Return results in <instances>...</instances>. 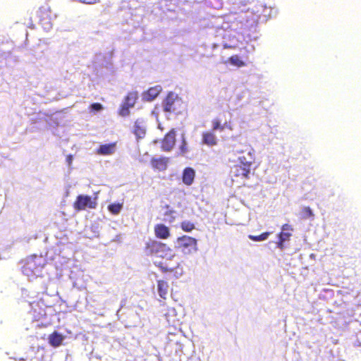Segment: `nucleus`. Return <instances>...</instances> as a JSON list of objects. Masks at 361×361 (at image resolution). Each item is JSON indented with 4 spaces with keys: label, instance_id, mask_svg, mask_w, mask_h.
Here are the masks:
<instances>
[{
    "label": "nucleus",
    "instance_id": "2f4dec72",
    "mask_svg": "<svg viewBox=\"0 0 361 361\" xmlns=\"http://www.w3.org/2000/svg\"><path fill=\"white\" fill-rule=\"evenodd\" d=\"M71 160H72V158H71V156H69V157H68V161H69V162H70V163L71 162Z\"/></svg>",
    "mask_w": 361,
    "mask_h": 361
},
{
    "label": "nucleus",
    "instance_id": "a211bd4d",
    "mask_svg": "<svg viewBox=\"0 0 361 361\" xmlns=\"http://www.w3.org/2000/svg\"><path fill=\"white\" fill-rule=\"evenodd\" d=\"M270 234V232H264L258 235H249L248 238L253 241H263L267 240Z\"/></svg>",
    "mask_w": 361,
    "mask_h": 361
},
{
    "label": "nucleus",
    "instance_id": "0eeeda50",
    "mask_svg": "<svg viewBox=\"0 0 361 361\" xmlns=\"http://www.w3.org/2000/svg\"><path fill=\"white\" fill-rule=\"evenodd\" d=\"M97 206V201L88 195H80L77 196L73 202V208L77 211L85 210L87 208L94 209Z\"/></svg>",
    "mask_w": 361,
    "mask_h": 361
},
{
    "label": "nucleus",
    "instance_id": "7c9ffc66",
    "mask_svg": "<svg viewBox=\"0 0 361 361\" xmlns=\"http://www.w3.org/2000/svg\"><path fill=\"white\" fill-rule=\"evenodd\" d=\"M155 234L158 236V224L154 226Z\"/></svg>",
    "mask_w": 361,
    "mask_h": 361
},
{
    "label": "nucleus",
    "instance_id": "5701e85b",
    "mask_svg": "<svg viewBox=\"0 0 361 361\" xmlns=\"http://www.w3.org/2000/svg\"><path fill=\"white\" fill-rule=\"evenodd\" d=\"M302 215L303 219H307L314 216L313 212L310 207H305L302 208Z\"/></svg>",
    "mask_w": 361,
    "mask_h": 361
},
{
    "label": "nucleus",
    "instance_id": "cd10ccee",
    "mask_svg": "<svg viewBox=\"0 0 361 361\" xmlns=\"http://www.w3.org/2000/svg\"><path fill=\"white\" fill-rule=\"evenodd\" d=\"M356 343L358 345L361 346V330L356 334Z\"/></svg>",
    "mask_w": 361,
    "mask_h": 361
},
{
    "label": "nucleus",
    "instance_id": "20e7f679",
    "mask_svg": "<svg viewBox=\"0 0 361 361\" xmlns=\"http://www.w3.org/2000/svg\"><path fill=\"white\" fill-rule=\"evenodd\" d=\"M163 108L166 112L180 114L184 109V103L177 94L170 92L163 101Z\"/></svg>",
    "mask_w": 361,
    "mask_h": 361
},
{
    "label": "nucleus",
    "instance_id": "bb28decb",
    "mask_svg": "<svg viewBox=\"0 0 361 361\" xmlns=\"http://www.w3.org/2000/svg\"><path fill=\"white\" fill-rule=\"evenodd\" d=\"M180 149L181 152H183V153H185L187 151L186 142H185L184 137H183V142H182V145H181Z\"/></svg>",
    "mask_w": 361,
    "mask_h": 361
},
{
    "label": "nucleus",
    "instance_id": "6ab92c4d",
    "mask_svg": "<svg viewBox=\"0 0 361 361\" xmlns=\"http://www.w3.org/2000/svg\"><path fill=\"white\" fill-rule=\"evenodd\" d=\"M122 207V204L114 203L108 206V209L111 214L116 215L121 212Z\"/></svg>",
    "mask_w": 361,
    "mask_h": 361
},
{
    "label": "nucleus",
    "instance_id": "c756f323",
    "mask_svg": "<svg viewBox=\"0 0 361 361\" xmlns=\"http://www.w3.org/2000/svg\"><path fill=\"white\" fill-rule=\"evenodd\" d=\"M152 165L154 168H157L158 167V161L155 159H153L152 160Z\"/></svg>",
    "mask_w": 361,
    "mask_h": 361
},
{
    "label": "nucleus",
    "instance_id": "6e6552de",
    "mask_svg": "<svg viewBox=\"0 0 361 361\" xmlns=\"http://www.w3.org/2000/svg\"><path fill=\"white\" fill-rule=\"evenodd\" d=\"M293 231V228L292 226L288 224H285L282 226L281 231L278 235L279 240L277 242V247L280 250H282L284 249V243L290 240Z\"/></svg>",
    "mask_w": 361,
    "mask_h": 361
},
{
    "label": "nucleus",
    "instance_id": "f257e3e1",
    "mask_svg": "<svg viewBox=\"0 0 361 361\" xmlns=\"http://www.w3.org/2000/svg\"><path fill=\"white\" fill-rule=\"evenodd\" d=\"M159 268L170 278H177L179 262L173 250L167 245L159 243Z\"/></svg>",
    "mask_w": 361,
    "mask_h": 361
},
{
    "label": "nucleus",
    "instance_id": "7ed1b4c3",
    "mask_svg": "<svg viewBox=\"0 0 361 361\" xmlns=\"http://www.w3.org/2000/svg\"><path fill=\"white\" fill-rule=\"evenodd\" d=\"M47 262V259L42 255H32L23 260L22 271L32 279L40 277Z\"/></svg>",
    "mask_w": 361,
    "mask_h": 361
},
{
    "label": "nucleus",
    "instance_id": "f8f14e48",
    "mask_svg": "<svg viewBox=\"0 0 361 361\" xmlns=\"http://www.w3.org/2000/svg\"><path fill=\"white\" fill-rule=\"evenodd\" d=\"M116 142L102 145L97 149V152L98 154L101 155H110L114 153L116 150Z\"/></svg>",
    "mask_w": 361,
    "mask_h": 361
},
{
    "label": "nucleus",
    "instance_id": "dca6fc26",
    "mask_svg": "<svg viewBox=\"0 0 361 361\" xmlns=\"http://www.w3.org/2000/svg\"><path fill=\"white\" fill-rule=\"evenodd\" d=\"M228 61L231 65L238 68L243 67L246 65V63L241 60L240 57L236 54L229 57Z\"/></svg>",
    "mask_w": 361,
    "mask_h": 361
},
{
    "label": "nucleus",
    "instance_id": "39448f33",
    "mask_svg": "<svg viewBox=\"0 0 361 361\" xmlns=\"http://www.w3.org/2000/svg\"><path fill=\"white\" fill-rule=\"evenodd\" d=\"M37 16L39 23L46 30H49L52 27L53 20L56 18V14L52 12L51 7L47 4L39 8Z\"/></svg>",
    "mask_w": 361,
    "mask_h": 361
},
{
    "label": "nucleus",
    "instance_id": "9b49d317",
    "mask_svg": "<svg viewBox=\"0 0 361 361\" xmlns=\"http://www.w3.org/2000/svg\"><path fill=\"white\" fill-rule=\"evenodd\" d=\"M202 143L212 147L217 145V137L213 132L205 131L202 133Z\"/></svg>",
    "mask_w": 361,
    "mask_h": 361
},
{
    "label": "nucleus",
    "instance_id": "a878e982",
    "mask_svg": "<svg viewBox=\"0 0 361 361\" xmlns=\"http://www.w3.org/2000/svg\"><path fill=\"white\" fill-rule=\"evenodd\" d=\"M166 161H167V160H166L165 159L159 158V170L165 169Z\"/></svg>",
    "mask_w": 361,
    "mask_h": 361
},
{
    "label": "nucleus",
    "instance_id": "ddd939ff",
    "mask_svg": "<svg viewBox=\"0 0 361 361\" xmlns=\"http://www.w3.org/2000/svg\"><path fill=\"white\" fill-rule=\"evenodd\" d=\"M63 340V335L58 333L57 331H54L49 336V343L53 347H59L61 345Z\"/></svg>",
    "mask_w": 361,
    "mask_h": 361
},
{
    "label": "nucleus",
    "instance_id": "f3484780",
    "mask_svg": "<svg viewBox=\"0 0 361 361\" xmlns=\"http://www.w3.org/2000/svg\"><path fill=\"white\" fill-rule=\"evenodd\" d=\"M133 132L137 138H142L145 135V129L137 122L135 123Z\"/></svg>",
    "mask_w": 361,
    "mask_h": 361
},
{
    "label": "nucleus",
    "instance_id": "423d86ee",
    "mask_svg": "<svg viewBox=\"0 0 361 361\" xmlns=\"http://www.w3.org/2000/svg\"><path fill=\"white\" fill-rule=\"evenodd\" d=\"M178 248L184 253H192L197 250V241L195 238L183 235L178 238Z\"/></svg>",
    "mask_w": 361,
    "mask_h": 361
},
{
    "label": "nucleus",
    "instance_id": "412c9836",
    "mask_svg": "<svg viewBox=\"0 0 361 361\" xmlns=\"http://www.w3.org/2000/svg\"><path fill=\"white\" fill-rule=\"evenodd\" d=\"M169 236V228L164 225L159 224V238H167Z\"/></svg>",
    "mask_w": 361,
    "mask_h": 361
},
{
    "label": "nucleus",
    "instance_id": "9d476101",
    "mask_svg": "<svg viewBox=\"0 0 361 361\" xmlns=\"http://www.w3.org/2000/svg\"><path fill=\"white\" fill-rule=\"evenodd\" d=\"M195 176V171L191 167L185 168L183 171L182 180L183 183L186 185H190L192 184Z\"/></svg>",
    "mask_w": 361,
    "mask_h": 361
},
{
    "label": "nucleus",
    "instance_id": "4468645a",
    "mask_svg": "<svg viewBox=\"0 0 361 361\" xmlns=\"http://www.w3.org/2000/svg\"><path fill=\"white\" fill-rule=\"evenodd\" d=\"M137 98H138L137 92H130L125 97V99H124V102L123 104L128 106V107L132 108L135 104Z\"/></svg>",
    "mask_w": 361,
    "mask_h": 361
},
{
    "label": "nucleus",
    "instance_id": "c85d7f7f",
    "mask_svg": "<svg viewBox=\"0 0 361 361\" xmlns=\"http://www.w3.org/2000/svg\"><path fill=\"white\" fill-rule=\"evenodd\" d=\"M164 285V283L163 281H159V295L161 297L163 296L162 295V288H163Z\"/></svg>",
    "mask_w": 361,
    "mask_h": 361
},
{
    "label": "nucleus",
    "instance_id": "2eb2a0df",
    "mask_svg": "<svg viewBox=\"0 0 361 361\" xmlns=\"http://www.w3.org/2000/svg\"><path fill=\"white\" fill-rule=\"evenodd\" d=\"M158 96V89L156 87L149 88L143 94V99L145 101L150 102Z\"/></svg>",
    "mask_w": 361,
    "mask_h": 361
},
{
    "label": "nucleus",
    "instance_id": "aec40b11",
    "mask_svg": "<svg viewBox=\"0 0 361 361\" xmlns=\"http://www.w3.org/2000/svg\"><path fill=\"white\" fill-rule=\"evenodd\" d=\"M180 228L185 232H190L195 229V224L189 221H183L180 223Z\"/></svg>",
    "mask_w": 361,
    "mask_h": 361
},
{
    "label": "nucleus",
    "instance_id": "f03ea898",
    "mask_svg": "<svg viewBox=\"0 0 361 361\" xmlns=\"http://www.w3.org/2000/svg\"><path fill=\"white\" fill-rule=\"evenodd\" d=\"M252 148L250 145L244 144L241 149H233L232 152L234 155L246 153L250 157L248 160L245 156H240L238 160L240 164H235L231 169L232 176L241 179H248L252 164Z\"/></svg>",
    "mask_w": 361,
    "mask_h": 361
},
{
    "label": "nucleus",
    "instance_id": "4be33fe9",
    "mask_svg": "<svg viewBox=\"0 0 361 361\" xmlns=\"http://www.w3.org/2000/svg\"><path fill=\"white\" fill-rule=\"evenodd\" d=\"M225 128L224 125H221V121L218 118H215L212 121V130L223 131Z\"/></svg>",
    "mask_w": 361,
    "mask_h": 361
},
{
    "label": "nucleus",
    "instance_id": "1a4fd4ad",
    "mask_svg": "<svg viewBox=\"0 0 361 361\" xmlns=\"http://www.w3.org/2000/svg\"><path fill=\"white\" fill-rule=\"evenodd\" d=\"M176 143V131L174 129L171 130L166 133L161 140V149L164 151H171Z\"/></svg>",
    "mask_w": 361,
    "mask_h": 361
},
{
    "label": "nucleus",
    "instance_id": "b1692460",
    "mask_svg": "<svg viewBox=\"0 0 361 361\" xmlns=\"http://www.w3.org/2000/svg\"><path fill=\"white\" fill-rule=\"evenodd\" d=\"M130 108V107H128V106L123 104L119 110V114L122 116H128L130 113V111H129Z\"/></svg>",
    "mask_w": 361,
    "mask_h": 361
},
{
    "label": "nucleus",
    "instance_id": "393cba45",
    "mask_svg": "<svg viewBox=\"0 0 361 361\" xmlns=\"http://www.w3.org/2000/svg\"><path fill=\"white\" fill-rule=\"evenodd\" d=\"M90 109L92 111H99L103 109V106L99 103H93L90 105Z\"/></svg>",
    "mask_w": 361,
    "mask_h": 361
}]
</instances>
